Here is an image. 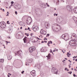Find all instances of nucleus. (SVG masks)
<instances>
[{
    "label": "nucleus",
    "instance_id": "1",
    "mask_svg": "<svg viewBox=\"0 0 77 77\" xmlns=\"http://www.w3.org/2000/svg\"><path fill=\"white\" fill-rule=\"evenodd\" d=\"M62 38L63 39H64L65 41H68L69 39V34L68 33H66L65 34H63L62 36Z\"/></svg>",
    "mask_w": 77,
    "mask_h": 77
},
{
    "label": "nucleus",
    "instance_id": "2",
    "mask_svg": "<svg viewBox=\"0 0 77 77\" xmlns=\"http://www.w3.org/2000/svg\"><path fill=\"white\" fill-rule=\"evenodd\" d=\"M69 44L72 46H75L77 45V41L72 40L69 41Z\"/></svg>",
    "mask_w": 77,
    "mask_h": 77
},
{
    "label": "nucleus",
    "instance_id": "3",
    "mask_svg": "<svg viewBox=\"0 0 77 77\" xmlns=\"http://www.w3.org/2000/svg\"><path fill=\"white\" fill-rule=\"evenodd\" d=\"M51 71L52 73L53 74H57L58 73L57 72V69H56L55 68L53 67L52 68Z\"/></svg>",
    "mask_w": 77,
    "mask_h": 77
},
{
    "label": "nucleus",
    "instance_id": "4",
    "mask_svg": "<svg viewBox=\"0 0 77 77\" xmlns=\"http://www.w3.org/2000/svg\"><path fill=\"white\" fill-rule=\"evenodd\" d=\"M0 27L3 29L6 27V23L4 22L0 23Z\"/></svg>",
    "mask_w": 77,
    "mask_h": 77
},
{
    "label": "nucleus",
    "instance_id": "5",
    "mask_svg": "<svg viewBox=\"0 0 77 77\" xmlns=\"http://www.w3.org/2000/svg\"><path fill=\"white\" fill-rule=\"evenodd\" d=\"M40 33L43 35H46V34H47V32L44 30L42 29H41Z\"/></svg>",
    "mask_w": 77,
    "mask_h": 77
},
{
    "label": "nucleus",
    "instance_id": "6",
    "mask_svg": "<svg viewBox=\"0 0 77 77\" xmlns=\"http://www.w3.org/2000/svg\"><path fill=\"white\" fill-rule=\"evenodd\" d=\"M31 74L32 75L33 77H35L36 76V74H35V70H33L30 72Z\"/></svg>",
    "mask_w": 77,
    "mask_h": 77
},
{
    "label": "nucleus",
    "instance_id": "7",
    "mask_svg": "<svg viewBox=\"0 0 77 77\" xmlns=\"http://www.w3.org/2000/svg\"><path fill=\"white\" fill-rule=\"evenodd\" d=\"M27 24H31V23H32V21H31V20L29 18H27V20L26 21V22Z\"/></svg>",
    "mask_w": 77,
    "mask_h": 77
},
{
    "label": "nucleus",
    "instance_id": "8",
    "mask_svg": "<svg viewBox=\"0 0 77 77\" xmlns=\"http://www.w3.org/2000/svg\"><path fill=\"white\" fill-rule=\"evenodd\" d=\"M15 55H17L19 56H21V53H20V51H18L17 52H16L15 53Z\"/></svg>",
    "mask_w": 77,
    "mask_h": 77
},
{
    "label": "nucleus",
    "instance_id": "9",
    "mask_svg": "<svg viewBox=\"0 0 77 77\" xmlns=\"http://www.w3.org/2000/svg\"><path fill=\"white\" fill-rule=\"evenodd\" d=\"M38 29H39V27H38V26H35V27L33 28V30H34V32H36V31H37V30H38Z\"/></svg>",
    "mask_w": 77,
    "mask_h": 77
},
{
    "label": "nucleus",
    "instance_id": "10",
    "mask_svg": "<svg viewBox=\"0 0 77 77\" xmlns=\"http://www.w3.org/2000/svg\"><path fill=\"white\" fill-rule=\"evenodd\" d=\"M45 26H46V29H48L49 27V23L48 22H45Z\"/></svg>",
    "mask_w": 77,
    "mask_h": 77
},
{
    "label": "nucleus",
    "instance_id": "11",
    "mask_svg": "<svg viewBox=\"0 0 77 77\" xmlns=\"http://www.w3.org/2000/svg\"><path fill=\"white\" fill-rule=\"evenodd\" d=\"M23 40L24 43H27V41H29V40H28V39H27V38H24Z\"/></svg>",
    "mask_w": 77,
    "mask_h": 77
},
{
    "label": "nucleus",
    "instance_id": "12",
    "mask_svg": "<svg viewBox=\"0 0 77 77\" xmlns=\"http://www.w3.org/2000/svg\"><path fill=\"white\" fill-rule=\"evenodd\" d=\"M32 61H33V59L32 58H30L29 59L27 60V62L28 63H31V62H32Z\"/></svg>",
    "mask_w": 77,
    "mask_h": 77
},
{
    "label": "nucleus",
    "instance_id": "13",
    "mask_svg": "<svg viewBox=\"0 0 77 77\" xmlns=\"http://www.w3.org/2000/svg\"><path fill=\"white\" fill-rule=\"evenodd\" d=\"M12 56H11L10 55H8V60H11V59H12Z\"/></svg>",
    "mask_w": 77,
    "mask_h": 77
},
{
    "label": "nucleus",
    "instance_id": "14",
    "mask_svg": "<svg viewBox=\"0 0 77 77\" xmlns=\"http://www.w3.org/2000/svg\"><path fill=\"white\" fill-rule=\"evenodd\" d=\"M73 11L75 14L77 13V8H75L73 9Z\"/></svg>",
    "mask_w": 77,
    "mask_h": 77
},
{
    "label": "nucleus",
    "instance_id": "15",
    "mask_svg": "<svg viewBox=\"0 0 77 77\" xmlns=\"http://www.w3.org/2000/svg\"><path fill=\"white\" fill-rule=\"evenodd\" d=\"M51 57V55H50V54H49L48 56H46V57H48V59H50Z\"/></svg>",
    "mask_w": 77,
    "mask_h": 77
},
{
    "label": "nucleus",
    "instance_id": "16",
    "mask_svg": "<svg viewBox=\"0 0 77 77\" xmlns=\"http://www.w3.org/2000/svg\"><path fill=\"white\" fill-rule=\"evenodd\" d=\"M52 44V41H50L48 42V43H47V45H48V46L49 47H50V45L49 44Z\"/></svg>",
    "mask_w": 77,
    "mask_h": 77
},
{
    "label": "nucleus",
    "instance_id": "17",
    "mask_svg": "<svg viewBox=\"0 0 77 77\" xmlns=\"http://www.w3.org/2000/svg\"><path fill=\"white\" fill-rule=\"evenodd\" d=\"M33 50V48H29V51L30 53H32Z\"/></svg>",
    "mask_w": 77,
    "mask_h": 77
},
{
    "label": "nucleus",
    "instance_id": "18",
    "mask_svg": "<svg viewBox=\"0 0 77 77\" xmlns=\"http://www.w3.org/2000/svg\"><path fill=\"white\" fill-rule=\"evenodd\" d=\"M45 49H44V48H42L40 50L41 51V52H45Z\"/></svg>",
    "mask_w": 77,
    "mask_h": 77
},
{
    "label": "nucleus",
    "instance_id": "19",
    "mask_svg": "<svg viewBox=\"0 0 77 77\" xmlns=\"http://www.w3.org/2000/svg\"><path fill=\"white\" fill-rule=\"evenodd\" d=\"M73 20L75 21H77V18L75 17H73Z\"/></svg>",
    "mask_w": 77,
    "mask_h": 77
},
{
    "label": "nucleus",
    "instance_id": "20",
    "mask_svg": "<svg viewBox=\"0 0 77 77\" xmlns=\"http://www.w3.org/2000/svg\"><path fill=\"white\" fill-rule=\"evenodd\" d=\"M0 61L1 62H2V63H3L4 62V59H1L0 60Z\"/></svg>",
    "mask_w": 77,
    "mask_h": 77
},
{
    "label": "nucleus",
    "instance_id": "21",
    "mask_svg": "<svg viewBox=\"0 0 77 77\" xmlns=\"http://www.w3.org/2000/svg\"><path fill=\"white\" fill-rule=\"evenodd\" d=\"M67 57H69V56L71 55V54H69V52H67Z\"/></svg>",
    "mask_w": 77,
    "mask_h": 77
},
{
    "label": "nucleus",
    "instance_id": "22",
    "mask_svg": "<svg viewBox=\"0 0 77 77\" xmlns=\"http://www.w3.org/2000/svg\"><path fill=\"white\" fill-rule=\"evenodd\" d=\"M65 71H69V69H67V68H65Z\"/></svg>",
    "mask_w": 77,
    "mask_h": 77
},
{
    "label": "nucleus",
    "instance_id": "23",
    "mask_svg": "<svg viewBox=\"0 0 77 77\" xmlns=\"http://www.w3.org/2000/svg\"><path fill=\"white\" fill-rule=\"evenodd\" d=\"M72 73V72H68V74H71Z\"/></svg>",
    "mask_w": 77,
    "mask_h": 77
},
{
    "label": "nucleus",
    "instance_id": "24",
    "mask_svg": "<svg viewBox=\"0 0 77 77\" xmlns=\"http://www.w3.org/2000/svg\"><path fill=\"white\" fill-rule=\"evenodd\" d=\"M35 48V47H34L32 46V47H30L29 48Z\"/></svg>",
    "mask_w": 77,
    "mask_h": 77
},
{
    "label": "nucleus",
    "instance_id": "25",
    "mask_svg": "<svg viewBox=\"0 0 77 77\" xmlns=\"http://www.w3.org/2000/svg\"><path fill=\"white\" fill-rule=\"evenodd\" d=\"M33 35H34V34L33 33H31V36H33Z\"/></svg>",
    "mask_w": 77,
    "mask_h": 77
},
{
    "label": "nucleus",
    "instance_id": "26",
    "mask_svg": "<svg viewBox=\"0 0 77 77\" xmlns=\"http://www.w3.org/2000/svg\"><path fill=\"white\" fill-rule=\"evenodd\" d=\"M44 40L47 41V38H44Z\"/></svg>",
    "mask_w": 77,
    "mask_h": 77
},
{
    "label": "nucleus",
    "instance_id": "27",
    "mask_svg": "<svg viewBox=\"0 0 77 77\" xmlns=\"http://www.w3.org/2000/svg\"><path fill=\"white\" fill-rule=\"evenodd\" d=\"M56 51H58V50L56 49V50H54L53 51V52H54Z\"/></svg>",
    "mask_w": 77,
    "mask_h": 77
},
{
    "label": "nucleus",
    "instance_id": "28",
    "mask_svg": "<svg viewBox=\"0 0 77 77\" xmlns=\"http://www.w3.org/2000/svg\"><path fill=\"white\" fill-rule=\"evenodd\" d=\"M49 35H50V34H48L46 35V37H48Z\"/></svg>",
    "mask_w": 77,
    "mask_h": 77
},
{
    "label": "nucleus",
    "instance_id": "29",
    "mask_svg": "<svg viewBox=\"0 0 77 77\" xmlns=\"http://www.w3.org/2000/svg\"><path fill=\"white\" fill-rule=\"evenodd\" d=\"M9 21H7V24H9Z\"/></svg>",
    "mask_w": 77,
    "mask_h": 77
},
{
    "label": "nucleus",
    "instance_id": "30",
    "mask_svg": "<svg viewBox=\"0 0 77 77\" xmlns=\"http://www.w3.org/2000/svg\"><path fill=\"white\" fill-rule=\"evenodd\" d=\"M9 33H12V30H11V29L10 30H9Z\"/></svg>",
    "mask_w": 77,
    "mask_h": 77
},
{
    "label": "nucleus",
    "instance_id": "31",
    "mask_svg": "<svg viewBox=\"0 0 77 77\" xmlns=\"http://www.w3.org/2000/svg\"><path fill=\"white\" fill-rule=\"evenodd\" d=\"M27 30H29V31H31V30L30 29V28L28 27Z\"/></svg>",
    "mask_w": 77,
    "mask_h": 77
},
{
    "label": "nucleus",
    "instance_id": "32",
    "mask_svg": "<svg viewBox=\"0 0 77 77\" xmlns=\"http://www.w3.org/2000/svg\"><path fill=\"white\" fill-rule=\"evenodd\" d=\"M14 2L13 1H12L11 2V5H12V4H14Z\"/></svg>",
    "mask_w": 77,
    "mask_h": 77
},
{
    "label": "nucleus",
    "instance_id": "33",
    "mask_svg": "<svg viewBox=\"0 0 77 77\" xmlns=\"http://www.w3.org/2000/svg\"><path fill=\"white\" fill-rule=\"evenodd\" d=\"M15 14H16V15H17V11H15Z\"/></svg>",
    "mask_w": 77,
    "mask_h": 77
},
{
    "label": "nucleus",
    "instance_id": "34",
    "mask_svg": "<svg viewBox=\"0 0 77 77\" xmlns=\"http://www.w3.org/2000/svg\"><path fill=\"white\" fill-rule=\"evenodd\" d=\"M24 71H23L22 72H21L22 74H23L24 73Z\"/></svg>",
    "mask_w": 77,
    "mask_h": 77
},
{
    "label": "nucleus",
    "instance_id": "35",
    "mask_svg": "<svg viewBox=\"0 0 77 77\" xmlns=\"http://www.w3.org/2000/svg\"><path fill=\"white\" fill-rule=\"evenodd\" d=\"M25 65H26V66H27V65H29V64H27V63H26L25 64Z\"/></svg>",
    "mask_w": 77,
    "mask_h": 77
},
{
    "label": "nucleus",
    "instance_id": "36",
    "mask_svg": "<svg viewBox=\"0 0 77 77\" xmlns=\"http://www.w3.org/2000/svg\"><path fill=\"white\" fill-rule=\"evenodd\" d=\"M8 13H9V12H7V13H8V14H7V15H6L7 16H9V14H8Z\"/></svg>",
    "mask_w": 77,
    "mask_h": 77
},
{
    "label": "nucleus",
    "instance_id": "37",
    "mask_svg": "<svg viewBox=\"0 0 77 77\" xmlns=\"http://www.w3.org/2000/svg\"><path fill=\"white\" fill-rule=\"evenodd\" d=\"M75 76H76V75H75V74H73V76L75 77Z\"/></svg>",
    "mask_w": 77,
    "mask_h": 77
},
{
    "label": "nucleus",
    "instance_id": "38",
    "mask_svg": "<svg viewBox=\"0 0 77 77\" xmlns=\"http://www.w3.org/2000/svg\"><path fill=\"white\" fill-rule=\"evenodd\" d=\"M44 43V41H42L41 42V43Z\"/></svg>",
    "mask_w": 77,
    "mask_h": 77
},
{
    "label": "nucleus",
    "instance_id": "39",
    "mask_svg": "<svg viewBox=\"0 0 77 77\" xmlns=\"http://www.w3.org/2000/svg\"><path fill=\"white\" fill-rule=\"evenodd\" d=\"M8 39H11V37H8Z\"/></svg>",
    "mask_w": 77,
    "mask_h": 77
},
{
    "label": "nucleus",
    "instance_id": "40",
    "mask_svg": "<svg viewBox=\"0 0 77 77\" xmlns=\"http://www.w3.org/2000/svg\"><path fill=\"white\" fill-rule=\"evenodd\" d=\"M62 52H63V53H65V52L63 51V50H62Z\"/></svg>",
    "mask_w": 77,
    "mask_h": 77
},
{
    "label": "nucleus",
    "instance_id": "41",
    "mask_svg": "<svg viewBox=\"0 0 77 77\" xmlns=\"http://www.w3.org/2000/svg\"><path fill=\"white\" fill-rule=\"evenodd\" d=\"M44 42H45L46 43H47V41H44Z\"/></svg>",
    "mask_w": 77,
    "mask_h": 77
},
{
    "label": "nucleus",
    "instance_id": "42",
    "mask_svg": "<svg viewBox=\"0 0 77 77\" xmlns=\"http://www.w3.org/2000/svg\"><path fill=\"white\" fill-rule=\"evenodd\" d=\"M2 11H3V12H5V9H2Z\"/></svg>",
    "mask_w": 77,
    "mask_h": 77
},
{
    "label": "nucleus",
    "instance_id": "43",
    "mask_svg": "<svg viewBox=\"0 0 77 77\" xmlns=\"http://www.w3.org/2000/svg\"><path fill=\"white\" fill-rule=\"evenodd\" d=\"M8 74H9V75H11V74L10 73H8Z\"/></svg>",
    "mask_w": 77,
    "mask_h": 77
},
{
    "label": "nucleus",
    "instance_id": "44",
    "mask_svg": "<svg viewBox=\"0 0 77 77\" xmlns=\"http://www.w3.org/2000/svg\"><path fill=\"white\" fill-rule=\"evenodd\" d=\"M74 70H75V71H77V69H74Z\"/></svg>",
    "mask_w": 77,
    "mask_h": 77
},
{
    "label": "nucleus",
    "instance_id": "45",
    "mask_svg": "<svg viewBox=\"0 0 77 77\" xmlns=\"http://www.w3.org/2000/svg\"><path fill=\"white\" fill-rule=\"evenodd\" d=\"M64 61H66L65 60H63L62 61V62H64Z\"/></svg>",
    "mask_w": 77,
    "mask_h": 77
},
{
    "label": "nucleus",
    "instance_id": "46",
    "mask_svg": "<svg viewBox=\"0 0 77 77\" xmlns=\"http://www.w3.org/2000/svg\"><path fill=\"white\" fill-rule=\"evenodd\" d=\"M68 61L70 62V63H71V61H70V60H68Z\"/></svg>",
    "mask_w": 77,
    "mask_h": 77
},
{
    "label": "nucleus",
    "instance_id": "47",
    "mask_svg": "<svg viewBox=\"0 0 77 77\" xmlns=\"http://www.w3.org/2000/svg\"><path fill=\"white\" fill-rule=\"evenodd\" d=\"M6 42L7 43V45H8V43H9V42H7V41H6Z\"/></svg>",
    "mask_w": 77,
    "mask_h": 77
},
{
    "label": "nucleus",
    "instance_id": "48",
    "mask_svg": "<svg viewBox=\"0 0 77 77\" xmlns=\"http://www.w3.org/2000/svg\"><path fill=\"white\" fill-rule=\"evenodd\" d=\"M23 29V27L22 26H21V27L20 28V29Z\"/></svg>",
    "mask_w": 77,
    "mask_h": 77
},
{
    "label": "nucleus",
    "instance_id": "49",
    "mask_svg": "<svg viewBox=\"0 0 77 77\" xmlns=\"http://www.w3.org/2000/svg\"><path fill=\"white\" fill-rule=\"evenodd\" d=\"M59 43H58V44H59L60 43V41H58Z\"/></svg>",
    "mask_w": 77,
    "mask_h": 77
},
{
    "label": "nucleus",
    "instance_id": "50",
    "mask_svg": "<svg viewBox=\"0 0 77 77\" xmlns=\"http://www.w3.org/2000/svg\"><path fill=\"white\" fill-rule=\"evenodd\" d=\"M50 53H52L53 52H52V51H51V50H50Z\"/></svg>",
    "mask_w": 77,
    "mask_h": 77
},
{
    "label": "nucleus",
    "instance_id": "51",
    "mask_svg": "<svg viewBox=\"0 0 77 77\" xmlns=\"http://www.w3.org/2000/svg\"><path fill=\"white\" fill-rule=\"evenodd\" d=\"M64 59H65L66 60H68V59L66 58H65Z\"/></svg>",
    "mask_w": 77,
    "mask_h": 77
},
{
    "label": "nucleus",
    "instance_id": "52",
    "mask_svg": "<svg viewBox=\"0 0 77 77\" xmlns=\"http://www.w3.org/2000/svg\"><path fill=\"white\" fill-rule=\"evenodd\" d=\"M8 77H10V76L9 75H8Z\"/></svg>",
    "mask_w": 77,
    "mask_h": 77
},
{
    "label": "nucleus",
    "instance_id": "53",
    "mask_svg": "<svg viewBox=\"0 0 77 77\" xmlns=\"http://www.w3.org/2000/svg\"><path fill=\"white\" fill-rule=\"evenodd\" d=\"M47 6L48 7H49V6H50V5H47Z\"/></svg>",
    "mask_w": 77,
    "mask_h": 77
},
{
    "label": "nucleus",
    "instance_id": "54",
    "mask_svg": "<svg viewBox=\"0 0 77 77\" xmlns=\"http://www.w3.org/2000/svg\"><path fill=\"white\" fill-rule=\"evenodd\" d=\"M54 16H55V15H56V13H55L54 14Z\"/></svg>",
    "mask_w": 77,
    "mask_h": 77
},
{
    "label": "nucleus",
    "instance_id": "55",
    "mask_svg": "<svg viewBox=\"0 0 77 77\" xmlns=\"http://www.w3.org/2000/svg\"><path fill=\"white\" fill-rule=\"evenodd\" d=\"M69 68H71V66H70V65H69Z\"/></svg>",
    "mask_w": 77,
    "mask_h": 77
},
{
    "label": "nucleus",
    "instance_id": "56",
    "mask_svg": "<svg viewBox=\"0 0 77 77\" xmlns=\"http://www.w3.org/2000/svg\"><path fill=\"white\" fill-rule=\"evenodd\" d=\"M77 56H76V57L75 56V58L76 59V58H77Z\"/></svg>",
    "mask_w": 77,
    "mask_h": 77
},
{
    "label": "nucleus",
    "instance_id": "57",
    "mask_svg": "<svg viewBox=\"0 0 77 77\" xmlns=\"http://www.w3.org/2000/svg\"><path fill=\"white\" fill-rule=\"evenodd\" d=\"M26 36H29V34H27L26 35Z\"/></svg>",
    "mask_w": 77,
    "mask_h": 77
},
{
    "label": "nucleus",
    "instance_id": "58",
    "mask_svg": "<svg viewBox=\"0 0 77 77\" xmlns=\"http://www.w3.org/2000/svg\"><path fill=\"white\" fill-rule=\"evenodd\" d=\"M75 60V61H76V62H77V59H76Z\"/></svg>",
    "mask_w": 77,
    "mask_h": 77
},
{
    "label": "nucleus",
    "instance_id": "59",
    "mask_svg": "<svg viewBox=\"0 0 77 77\" xmlns=\"http://www.w3.org/2000/svg\"><path fill=\"white\" fill-rule=\"evenodd\" d=\"M37 38L38 39V40L41 39H39V38H37L36 39H37Z\"/></svg>",
    "mask_w": 77,
    "mask_h": 77
},
{
    "label": "nucleus",
    "instance_id": "60",
    "mask_svg": "<svg viewBox=\"0 0 77 77\" xmlns=\"http://www.w3.org/2000/svg\"><path fill=\"white\" fill-rule=\"evenodd\" d=\"M27 28H25V30H27Z\"/></svg>",
    "mask_w": 77,
    "mask_h": 77
},
{
    "label": "nucleus",
    "instance_id": "61",
    "mask_svg": "<svg viewBox=\"0 0 77 77\" xmlns=\"http://www.w3.org/2000/svg\"><path fill=\"white\" fill-rule=\"evenodd\" d=\"M71 69L72 70H73V68H72Z\"/></svg>",
    "mask_w": 77,
    "mask_h": 77
},
{
    "label": "nucleus",
    "instance_id": "62",
    "mask_svg": "<svg viewBox=\"0 0 77 77\" xmlns=\"http://www.w3.org/2000/svg\"><path fill=\"white\" fill-rule=\"evenodd\" d=\"M56 16H57V14H56Z\"/></svg>",
    "mask_w": 77,
    "mask_h": 77
},
{
    "label": "nucleus",
    "instance_id": "63",
    "mask_svg": "<svg viewBox=\"0 0 77 77\" xmlns=\"http://www.w3.org/2000/svg\"><path fill=\"white\" fill-rule=\"evenodd\" d=\"M46 5H48V3H46Z\"/></svg>",
    "mask_w": 77,
    "mask_h": 77
},
{
    "label": "nucleus",
    "instance_id": "64",
    "mask_svg": "<svg viewBox=\"0 0 77 77\" xmlns=\"http://www.w3.org/2000/svg\"><path fill=\"white\" fill-rule=\"evenodd\" d=\"M75 57V56H74V57H73V58L74 59Z\"/></svg>",
    "mask_w": 77,
    "mask_h": 77
}]
</instances>
